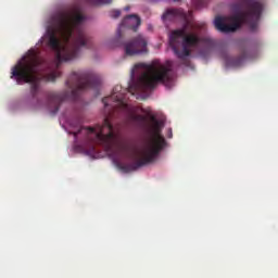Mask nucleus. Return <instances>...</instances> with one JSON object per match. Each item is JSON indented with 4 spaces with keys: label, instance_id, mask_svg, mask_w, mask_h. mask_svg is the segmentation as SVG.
<instances>
[{
    "label": "nucleus",
    "instance_id": "nucleus-1",
    "mask_svg": "<svg viewBox=\"0 0 278 278\" xmlns=\"http://www.w3.org/2000/svg\"><path fill=\"white\" fill-rule=\"evenodd\" d=\"M86 16L75 11H62L52 15L48 22V45L55 52V68L50 73L40 72V59L35 50H29L13 68L11 78L15 77L17 84H30L33 97L38 94L40 81H54L61 77L60 64L71 62L79 56L81 49H90L92 39L84 29Z\"/></svg>",
    "mask_w": 278,
    "mask_h": 278
},
{
    "label": "nucleus",
    "instance_id": "nucleus-7",
    "mask_svg": "<svg viewBox=\"0 0 278 278\" xmlns=\"http://www.w3.org/2000/svg\"><path fill=\"white\" fill-rule=\"evenodd\" d=\"M149 39L144 35H137L124 46L126 55H140L148 53Z\"/></svg>",
    "mask_w": 278,
    "mask_h": 278
},
{
    "label": "nucleus",
    "instance_id": "nucleus-13",
    "mask_svg": "<svg viewBox=\"0 0 278 278\" xmlns=\"http://www.w3.org/2000/svg\"><path fill=\"white\" fill-rule=\"evenodd\" d=\"M125 10L128 11V10H129V7H126Z\"/></svg>",
    "mask_w": 278,
    "mask_h": 278
},
{
    "label": "nucleus",
    "instance_id": "nucleus-11",
    "mask_svg": "<svg viewBox=\"0 0 278 278\" xmlns=\"http://www.w3.org/2000/svg\"><path fill=\"white\" fill-rule=\"evenodd\" d=\"M111 18H118L121 16V11L119 10H113L110 12Z\"/></svg>",
    "mask_w": 278,
    "mask_h": 278
},
{
    "label": "nucleus",
    "instance_id": "nucleus-9",
    "mask_svg": "<svg viewBox=\"0 0 278 278\" xmlns=\"http://www.w3.org/2000/svg\"><path fill=\"white\" fill-rule=\"evenodd\" d=\"M173 16L174 18H187V14L184 12V9H168L164 15L163 18H168Z\"/></svg>",
    "mask_w": 278,
    "mask_h": 278
},
{
    "label": "nucleus",
    "instance_id": "nucleus-4",
    "mask_svg": "<svg viewBox=\"0 0 278 278\" xmlns=\"http://www.w3.org/2000/svg\"><path fill=\"white\" fill-rule=\"evenodd\" d=\"M66 86L68 88L67 91L48 92L46 94L50 114L60 112V105H62L63 101H66V99L77 101L79 94H81L84 90H88V88L99 90V87L101 86V76L91 71L74 72L67 79Z\"/></svg>",
    "mask_w": 278,
    "mask_h": 278
},
{
    "label": "nucleus",
    "instance_id": "nucleus-2",
    "mask_svg": "<svg viewBox=\"0 0 278 278\" xmlns=\"http://www.w3.org/2000/svg\"><path fill=\"white\" fill-rule=\"evenodd\" d=\"M135 68H140L141 76L137 81H132L128 89H123L121 85H116L113 88L112 94L102 100L104 108H111L113 112L119 110L127 113V121L130 125L139 127V129H152V136L147 140L142 148L137 151L136 155L139 157L137 162L130 164H124L116 162L115 166L122 173H134L147 164L155 162V157L160 155V152L166 147V139L160 134L162 129V122L157 121L155 116H151V124H147V116L136 114V109L127 103V92L136 94V92H148L153 90L157 84H165L168 86L173 80V70L170 65H164L162 63L144 64L139 63L135 65Z\"/></svg>",
    "mask_w": 278,
    "mask_h": 278
},
{
    "label": "nucleus",
    "instance_id": "nucleus-3",
    "mask_svg": "<svg viewBox=\"0 0 278 278\" xmlns=\"http://www.w3.org/2000/svg\"><path fill=\"white\" fill-rule=\"evenodd\" d=\"M264 5L256 0H239L231 5L232 15L229 17L217 16L214 20V26L222 34H231L237 31L247 23L251 31H257V23L262 16Z\"/></svg>",
    "mask_w": 278,
    "mask_h": 278
},
{
    "label": "nucleus",
    "instance_id": "nucleus-14",
    "mask_svg": "<svg viewBox=\"0 0 278 278\" xmlns=\"http://www.w3.org/2000/svg\"><path fill=\"white\" fill-rule=\"evenodd\" d=\"M174 1H179V0H174Z\"/></svg>",
    "mask_w": 278,
    "mask_h": 278
},
{
    "label": "nucleus",
    "instance_id": "nucleus-6",
    "mask_svg": "<svg viewBox=\"0 0 278 278\" xmlns=\"http://www.w3.org/2000/svg\"><path fill=\"white\" fill-rule=\"evenodd\" d=\"M190 29L193 30L194 26L187 22L182 28L174 30L169 37V46L179 60H186L190 55V49L201 42V37L197 33H191Z\"/></svg>",
    "mask_w": 278,
    "mask_h": 278
},
{
    "label": "nucleus",
    "instance_id": "nucleus-12",
    "mask_svg": "<svg viewBox=\"0 0 278 278\" xmlns=\"http://www.w3.org/2000/svg\"><path fill=\"white\" fill-rule=\"evenodd\" d=\"M205 5H207V2H205V0H198L199 8H205Z\"/></svg>",
    "mask_w": 278,
    "mask_h": 278
},
{
    "label": "nucleus",
    "instance_id": "nucleus-5",
    "mask_svg": "<svg viewBox=\"0 0 278 278\" xmlns=\"http://www.w3.org/2000/svg\"><path fill=\"white\" fill-rule=\"evenodd\" d=\"M79 134H85L89 142L103 147L104 151L112 157H118L121 153L129 151V146L118 143L110 117H105L103 123L97 124L96 127H80L78 131L74 132V138H77Z\"/></svg>",
    "mask_w": 278,
    "mask_h": 278
},
{
    "label": "nucleus",
    "instance_id": "nucleus-8",
    "mask_svg": "<svg viewBox=\"0 0 278 278\" xmlns=\"http://www.w3.org/2000/svg\"><path fill=\"white\" fill-rule=\"evenodd\" d=\"M142 24L140 17L136 14H130L126 16L122 23L119 28L117 29L118 38H121V27H127V29H132V31H138L139 25Z\"/></svg>",
    "mask_w": 278,
    "mask_h": 278
},
{
    "label": "nucleus",
    "instance_id": "nucleus-10",
    "mask_svg": "<svg viewBox=\"0 0 278 278\" xmlns=\"http://www.w3.org/2000/svg\"><path fill=\"white\" fill-rule=\"evenodd\" d=\"M247 60V53L243 52L241 55L237 58H231L227 60L228 66H242V63Z\"/></svg>",
    "mask_w": 278,
    "mask_h": 278
}]
</instances>
